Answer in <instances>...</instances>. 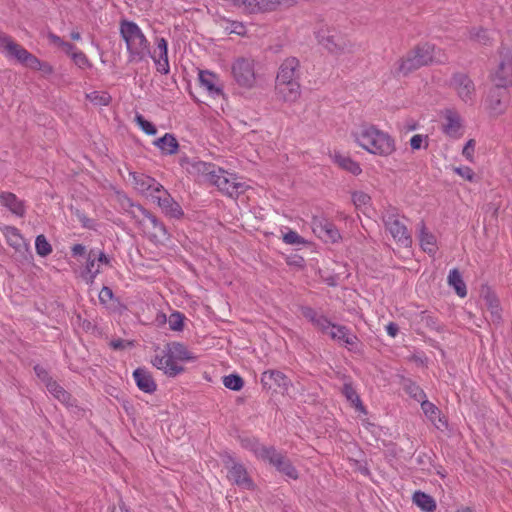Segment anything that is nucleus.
<instances>
[{"label":"nucleus","instance_id":"f257e3e1","mask_svg":"<svg viewBox=\"0 0 512 512\" xmlns=\"http://www.w3.org/2000/svg\"><path fill=\"white\" fill-rule=\"evenodd\" d=\"M354 141L367 152L378 156H389L396 150L394 138L375 125L363 123L352 131Z\"/></svg>","mask_w":512,"mask_h":512},{"label":"nucleus","instance_id":"f03ea898","mask_svg":"<svg viewBox=\"0 0 512 512\" xmlns=\"http://www.w3.org/2000/svg\"><path fill=\"white\" fill-rule=\"evenodd\" d=\"M155 356L152 358V365L158 370L163 371L168 377H175L184 371V367L177 361H191L195 357L180 342H169L162 350L157 348Z\"/></svg>","mask_w":512,"mask_h":512},{"label":"nucleus","instance_id":"7ed1b4c3","mask_svg":"<svg viewBox=\"0 0 512 512\" xmlns=\"http://www.w3.org/2000/svg\"><path fill=\"white\" fill-rule=\"evenodd\" d=\"M300 62L295 57L285 59L276 77L277 95L286 102H294L300 96Z\"/></svg>","mask_w":512,"mask_h":512},{"label":"nucleus","instance_id":"20e7f679","mask_svg":"<svg viewBox=\"0 0 512 512\" xmlns=\"http://www.w3.org/2000/svg\"><path fill=\"white\" fill-rule=\"evenodd\" d=\"M119 33L126 44L130 62H141L150 55V42L134 21L121 20L119 23Z\"/></svg>","mask_w":512,"mask_h":512},{"label":"nucleus","instance_id":"39448f33","mask_svg":"<svg viewBox=\"0 0 512 512\" xmlns=\"http://www.w3.org/2000/svg\"><path fill=\"white\" fill-rule=\"evenodd\" d=\"M433 62H443L442 60H436L435 46L427 42L420 43L399 61L398 71L403 75H407Z\"/></svg>","mask_w":512,"mask_h":512},{"label":"nucleus","instance_id":"423d86ee","mask_svg":"<svg viewBox=\"0 0 512 512\" xmlns=\"http://www.w3.org/2000/svg\"><path fill=\"white\" fill-rule=\"evenodd\" d=\"M138 212L140 216L135 221L151 241L164 242L170 238L165 224L156 215L144 207H138Z\"/></svg>","mask_w":512,"mask_h":512},{"label":"nucleus","instance_id":"0eeeda50","mask_svg":"<svg viewBox=\"0 0 512 512\" xmlns=\"http://www.w3.org/2000/svg\"><path fill=\"white\" fill-rule=\"evenodd\" d=\"M383 222L386 229L390 232L394 240L404 247H408L412 243L411 236L405 226L399 219L398 212L395 208H388L383 212Z\"/></svg>","mask_w":512,"mask_h":512},{"label":"nucleus","instance_id":"6e6552de","mask_svg":"<svg viewBox=\"0 0 512 512\" xmlns=\"http://www.w3.org/2000/svg\"><path fill=\"white\" fill-rule=\"evenodd\" d=\"M211 184L215 185L219 191L230 197H237L246 189L245 183L239 181L237 175L229 173L220 167L218 168Z\"/></svg>","mask_w":512,"mask_h":512},{"label":"nucleus","instance_id":"1a4fd4ad","mask_svg":"<svg viewBox=\"0 0 512 512\" xmlns=\"http://www.w3.org/2000/svg\"><path fill=\"white\" fill-rule=\"evenodd\" d=\"M318 42L329 52L339 54L351 50L350 41L334 29H322L317 33Z\"/></svg>","mask_w":512,"mask_h":512},{"label":"nucleus","instance_id":"9d476101","mask_svg":"<svg viewBox=\"0 0 512 512\" xmlns=\"http://www.w3.org/2000/svg\"><path fill=\"white\" fill-rule=\"evenodd\" d=\"M500 62L492 74L494 85L508 88L512 85V49L503 48L500 52Z\"/></svg>","mask_w":512,"mask_h":512},{"label":"nucleus","instance_id":"9b49d317","mask_svg":"<svg viewBox=\"0 0 512 512\" xmlns=\"http://www.w3.org/2000/svg\"><path fill=\"white\" fill-rule=\"evenodd\" d=\"M0 47L4 50L8 58L17 60L25 67H29V63H36L35 56L27 51L24 47L16 43L9 35L0 32Z\"/></svg>","mask_w":512,"mask_h":512},{"label":"nucleus","instance_id":"f8f14e48","mask_svg":"<svg viewBox=\"0 0 512 512\" xmlns=\"http://www.w3.org/2000/svg\"><path fill=\"white\" fill-rule=\"evenodd\" d=\"M232 75L238 85L250 88L255 83L253 61L247 58H238L232 65Z\"/></svg>","mask_w":512,"mask_h":512},{"label":"nucleus","instance_id":"ddd939ff","mask_svg":"<svg viewBox=\"0 0 512 512\" xmlns=\"http://www.w3.org/2000/svg\"><path fill=\"white\" fill-rule=\"evenodd\" d=\"M225 464L228 469L227 478L229 481L242 489L252 490L254 488L252 479L241 463L236 462L232 457H228Z\"/></svg>","mask_w":512,"mask_h":512},{"label":"nucleus","instance_id":"4468645a","mask_svg":"<svg viewBox=\"0 0 512 512\" xmlns=\"http://www.w3.org/2000/svg\"><path fill=\"white\" fill-rule=\"evenodd\" d=\"M311 227L314 234L326 243H336L341 238L336 226L322 216H314Z\"/></svg>","mask_w":512,"mask_h":512},{"label":"nucleus","instance_id":"2eb2a0df","mask_svg":"<svg viewBox=\"0 0 512 512\" xmlns=\"http://www.w3.org/2000/svg\"><path fill=\"white\" fill-rule=\"evenodd\" d=\"M152 201L156 203L169 218L180 219L184 215L181 206L164 187H161L158 193L152 194Z\"/></svg>","mask_w":512,"mask_h":512},{"label":"nucleus","instance_id":"dca6fc26","mask_svg":"<svg viewBox=\"0 0 512 512\" xmlns=\"http://www.w3.org/2000/svg\"><path fill=\"white\" fill-rule=\"evenodd\" d=\"M264 461H268L279 472L286 476L297 479L298 474L290 460L281 452H278L274 447H269V453L265 456Z\"/></svg>","mask_w":512,"mask_h":512},{"label":"nucleus","instance_id":"f3484780","mask_svg":"<svg viewBox=\"0 0 512 512\" xmlns=\"http://www.w3.org/2000/svg\"><path fill=\"white\" fill-rule=\"evenodd\" d=\"M261 383L264 388L273 389L275 391H287L291 386L289 378L279 370H266L261 375Z\"/></svg>","mask_w":512,"mask_h":512},{"label":"nucleus","instance_id":"a211bd4d","mask_svg":"<svg viewBox=\"0 0 512 512\" xmlns=\"http://www.w3.org/2000/svg\"><path fill=\"white\" fill-rule=\"evenodd\" d=\"M507 100V88L494 85L488 92L486 102L490 111L495 115H499L505 111Z\"/></svg>","mask_w":512,"mask_h":512},{"label":"nucleus","instance_id":"6ab92c4d","mask_svg":"<svg viewBox=\"0 0 512 512\" xmlns=\"http://www.w3.org/2000/svg\"><path fill=\"white\" fill-rule=\"evenodd\" d=\"M219 167L213 163H207L200 160H192L187 163V171L189 174L198 177L202 181L211 184Z\"/></svg>","mask_w":512,"mask_h":512},{"label":"nucleus","instance_id":"aec40b11","mask_svg":"<svg viewBox=\"0 0 512 512\" xmlns=\"http://www.w3.org/2000/svg\"><path fill=\"white\" fill-rule=\"evenodd\" d=\"M156 49L158 51V55H152L150 53L149 56L152 57L154 63L156 65V69L161 74H168L170 71L169 60H168V42L163 37H157L155 39Z\"/></svg>","mask_w":512,"mask_h":512},{"label":"nucleus","instance_id":"412c9836","mask_svg":"<svg viewBox=\"0 0 512 512\" xmlns=\"http://www.w3.org/2000/svg\"><path fill=\"white\" fill-rule=\"evenodd\" d=\"M452 85L463 101L467 102L472 99L475 90L474 83L466 74H455L452 78Z\"/></svg>","mask_w":512,"mask_h":512},{"label":"nucleus","instance_id":"4be33fe9","mask_svg":"<svg viewBox=\"0 0 512 512\" xmlns=\"http://www.w3.org/2000/svg\"><path fill=\"white\" fill-rule=\"evenodd\" d=\"M132 177L135 184V188L142 194H146L151 199L152 194L158 193L161 187H163L154 178L144 174L133 173Z\"/></svg>","mask_w":512,"mask_h":512},{"label":"nucleus","instance_id":"5701e85b","mask_svg":"<svg viewBox=\"0 0 512 512\" xmlns=\"http://www.w3.org/2000/svg\"><path fill=\"white\" fill-rule=\"evenodd\" d=\"M484 306L490 313V321L499 324L502 321L500 302L496 295L488 288L481 292Z\"/></svg>","mask_w":512,"mask_h":512},{"label":"nucleus","instance_id":"b1692460","mask_svg":"<svg viewBox=\"0 0 512 512\" xmlns=\"http://www.w3.org/2000/svg\"><path fill=\"white\" fill-rule=\"evenodd\" d=\"M133 377L137 387L145 393H153L157 389V385L151 373L145 368H137L133 372Z\"/></svg>","mask_w":512,"mask_h":512},{"label":"nucleus","instance_id":"393cba45","mask_svg":"<svg viewBox=\"0 0 512 512\" xmlns=\"http://www.w3.org/2000/svg\"><path fill=\"white\" fill-rule=\"evenodd\" d=\"M0 203L19 217H23L26 213L24 201L19 199L14 193L1 192Z\"/></svg>","mask_w":512,"mask_h":512},{"label":"nucleus","instance_id":"a878e982","mask_svg":"<svg viewBox=\"0 0 512 512\" xmlns=\"http://www.w3.org/2000/svg\"><path fill=\"white\" fill-rule=\"evenodd\" d=\"M333 340L342 342L345 346H354L358 339L356 335L350 333L346 326L332 323L328 333Z\"/></svg>","mask_w":512,"mask_h":512},{"label":"nucleus","instance_id":"bb28decb","mask_svg":"<svg viewBox=\"0 0 512 512\" xmlns=\"http://www.w3.org/2000/svg\"><path fill=\"white\" fill-rule=\"evenodd\" d=\"M461 119L457 112L447 110L445 112V123L443 124V131L446 135L452 138L461 136Z\"/></svg>","mask_w":512,"mask_h":512},{"label":"nucleus","instance_id":"cd10ccee","mask_svg":"<svg viewBox=\"0 0 512 512\" xmlns=\"http://www.w3.org/2000/svg\"><path fill=\"white\" fill-rule=\"evenodd\" d=\"M419 230V238H420V245L423 251L430 255H434L437 250L436 246V238L435 236L428 232L426 229V226L423 221H421L418 225Z\"/></svg>","mask_w":512,"mask_h":512},{"label":"nucleus","instance_id":"c85d7f7f","mask_svg":"<svg viewBox=\"0 0 512 512\" xmlns=\"http://www.w3.org/2000/svg\"><path fill=\"white\" fill-rule=\"evenodd\" d=\"M332 158L334 163H336L340 168L350 172L353 175H359L362 172L359 163L347 155H344L340 152H335Z\"/></svg>","mask_w":512,"mask_h":512},{"label":"nucleus","instance_id":"c756f323","mask_svg":"<svg viewBox=\"0 0 512 512\" xmlns=\"http://www.w3.org/2000/svg\"><path fill=\"white\" fill-rule=\"evenodd\" d=\"M154 145L159 148L162 153L172 155L177 153L179 144L175 136L171 133H166L163 137L154 141Z\"/></svg>","mask_w":512,"mask_h":512},{"label":"nucleus","instance_id":"7c9ffc66","mask_svg":"<svg viewBox=\"0 0 512 512\" xmlns=\"http://www.w3.org/2000/svg\"><path fill=\"white\" fill-rule=\"evenodd\" d=\"M240 444L243 448L252 451L256 457L264 460L265 456L269 453V447L261 445L253 437H239Z\"/></svg>","mask_w":512,"mask_h":512},{"label":"nucleus","instance_id":"2f4dec72","mask_svg":"<svg viewBox=\"0 0 512 512\" xmlns=\"http://www.w3.org/2000/svg\"><path fill=\"white\" fill-rule=\"evenodd\" d=\"M199 81L202 87L213 96H220L223 94L222 89L216 85L217 77L214 73L209 71L199 72Z\"/></svg>","mask_w":512,"mask_h":512},{"label":"nucleus","instance_id":"473e14b6","mask_svg":"<svg viewBox=\"0 0 512 512\" xmlns=\"http://www.w3.org/2000/svg\"><path fill=\"white\" fill-rule=\"evenodd\" d=\"M97 251L90 250L87 256L85 270L83 272V277L87 282L93 283L96 276L100 273L99 265L96 266L97 262Z\"/></svg>","mask_w":512,"mask_h":512},{"label":"nucleus","instance_id":"72a5a7b5","mask_svg":"<svg viewBox=\"0 0 512 512\" xmlns=\"http://www.w3.org/2000/svg\"><path fill=\"white\" fill-rule=\"evenodd\" d=\"M412 499L413 503L424 512H433L436 510V502L433 497L422 491H416Z\"/></svg>","mask_w":512,"mask_h":512},{"label":"nucleus","instance_id":"f704fd0d","mask_svg":"<svg viewBox=\"0 0 512 512\" xmlns=\"http://www.w3.org/2000/svg\"><path fill=\"white\" fill-rule=\"evenodd\" d=\"M448 284L454 288L455 292L460 297L467 295L466 284L462 279L460 272L457 269H452L448 275Z\"/></svg>","mask_w":512,"mask_h":512},{"label":"nucleus","instance_id":"c9c22d12","mask_svg":"<svg viewBox=\"0 0 512 512\" xmlns=\"http://www.w3.org/2000/svg\"><path fill=\"white\" fill-rule=\"evenodd\" d=\"M4 235L7 243L14 249L20 250L24 245V239L17 228L12 226L5 227Z\"/></svg>","mask_w":512,"mask_h":512},{"label":"nucleus","instance_id":"e433bc0d","mask_svg":"<svg viewBox=\"0 0 512 512\" xmlns=\"http://www.w3.org/2000/svg\"><path fill=\"white\" fill-rule=\"evenodd\" d=\"M46 388L60 402L64 404H69L71 395L56 381H54L53 379L49 380L48 383L46 384Z\"/></svg>","mask_w":512,"mask_h":512},{"label":"nucleus","instance_id":"4c0bfd02","mask_svg":"<svg viewBox=\"0 0 512 512\" xmlns=\"http://www.w3.org/2000/svg\"><path fill=\"white\" fill-rule=\"evenodd\" d=\"M118 199L122 209L128 213L134 220L138 219L140 212L138 207H142L140 204H135L129 197L124 194H118Z\"/></svg>","mask_w":512,"mask_h":512},{"label":"nucleus","instance_id":"58836bf2","mask_svg":"<svg viewBox=\"0 0 512 512\" xmlns=\"http://www.w3.org/2000/svg\"><path fill=\"white\" fill-rule=\"evenodd\" d=\"M342 393L347 398V400L356 407V409L364 412V406L362 405V402L352 384L345 383L342 388Z\"/></svg>","mask_w":512,"mask_h":512},{"label":"nucleus","instance_id":"ea45409f","mask_svg":"<svg viewBox=\"0 0 512 512\" xmlns=\"http://www.w3.org/2000/svg\"><path fill=\"white\" fill-rule=\"evenodd\" d=\"M35 249L39 256L46 257L52 252V246L44 235H38L35 240Z\"/></svg>","mask_w":512,"mask_h":512},{"label":"nucleus","instance_id":"a19ab883","mask_svg":"<svg viewBox=\"0 0 512 512\" xmlns=\"http://www.w3.org/2000/svg\"><path fill=\"white\" fill-rule=\"evenodd\" d=\"M223 384L230 390L239 391L242 389L244 381L238 374H230L223 377Z\"/></svg>","mask_w":512,"mask_h":512},{"label":"nucleus","instance_id":"79ce46f5","mask_svg":"<svg viewBox=\"0 0 512 512\" xmlns=\"http://www.w3.org/2000/svg\"><path fill=\"white\" fill-rule=\"evenodd\" d=\"M87 98L95 105L107 106L111 102V96L107 92L93 91Z\"/></svg>","mask_w":512,"mask_h":512},{"label":"nucleus","instance_id":"37998d69","mask_svg":"<svg viewBox=\"0 0 512 512\" xmlns=\"http://www.w3.org/2000/svg\"><path fill=\"white\" fill-rule=\"evenodd\" d=\"M234 6H244L248 14L260 13V0H235Z\"/></svg>","mask_w":512,"mask_h":512},{"label":"nucleus","instance_id":"c03bdc74","mask_svg":"<svg viewBox=\"0 0 512 512\" xmlns=\"http://www.w3.org/2000/svg\"><path fill=\"white\" fill-rule=\"evenodd\" d=\"M135 122L147 135H155L157 133L155 125L146 120L143 115L139 113L135 115Z\"/></svg>","mask_w":512,"mask_h":512},{"label":"nucleus","instance_id":"a18cd8bd","mask_svg":"<svg viewBox=\"0 0 512 512\" xmlns=\"http://www.w3.org/2000/svg\"><path fill=\"white\" fill-rule=\"evenodd\" d=\"M184 316L180 312H173L168 318V324L171 330L181 331L183 329Z\"/></svg>","mask_w":512,"mask_h":512},{"label":"nucleus","instance_id":"49530a36","mask_svg":"<svg viewBox=\"0 0 512 512\" xmlns=\"http://www.w3.org/2000/svg\"><path fill=\"white\" fill-rule=\"evenodd\" d=\"M410 147L412 150H420L428 148V136L422 134H416L410 139Z\"/></svg>","mask_w":512,"mask_h":512},{"label":"nucleus","instance_id":"de8ad7c7","mask_svg":"<svg viewBox=\"0 0 512 512\" xmlns=\"http://www.w3.org/2000/svg\"><path fill=\"white\" fill-rule=\"evenodd\" d=\"M407 393L417 401H422L426 398L424 391L415 383H410L406 386Z\"/></svg>","mask_w":512,"mask_h":512},{"label":"nucleus","instance_id":"09e8293b","mask_svg":"<svg viewBox=\"0 0 512 512\" xmlns=\"http://www.w3.org/2000/svg\"><path fill=\"white\" fill-rule=\"evenodd\" d=\"M420 403L421 409L423 410L424 414L430 419H434V417H436V415L439 413L438 408L425 398L422 401H420Z\"/></svg>","mask_w":512,"mask_h":512},{"label":"nucleus","instance_id":"8fccbe9b","mask_svg":"<svg viewBox=\"0 0 512 512\" xmlns=\"http://www.w3.org/2000/svg\"><path fill=\"white\" fill-rule=\"evenodd\" d=\"M74 61V63L81 69H85V68H90L91 67V63L90 61L88 60L87 56L81 52V51H77L76 53H72V57H71Z\"/></svg>","mask_w":512,"mask_h":512},{"label":"nucleus","instance_id":"3c124183","mask_svg":"<svg viewBox=\"0 0 512 512\" xmlns=\"http://www.w3.org/2000/svg\"><path fill=\"white\" fill-rule=\"evenodd\" d=\"M471 38L483 45H487L490 40L488 31L482 28L473 29L471 31Z\"/></svg>","mask_w":512,"mask_h":512},{"label":"nucleus","instance_id":"603ef678","mask_svg":"<svg viewBox=\"0 0 512 512\" xmlns=\"http://www.w3.org/2000/svg\"><path fill=\"white\" fill-rule=\"evenodd\" d=\"M35 62L36 63L30 62L28 68L41 71L45 75H49L52 73L53 69L47 62L40 61L36 56H35Z\"/></svg>","mask_w":512,"mask_h":512},{"label":"nucleus","instance_id":"864d4df0","mask_svg":"<svg viewBox=\"0 0 512 512\" xmlns=\"http://www.w3.org/2000/svg\"><path fill=\"white\" fill-rule=\"evenodd\" d=\"M370 196L364 192L357 191L352 194V201L356 207L365 206L370 202Z\"/></svg>","mask_w":512,"mask_h":512},{"label":"nucleus","instance_id":"5fc2aeb1","mask_svg":"<svg viewBox=\"0 0 512 512\" xmlns=\"http://www.w3.org/2000/svg\"><path fill=\"white\" fill-rule=\"evenodd\" d=\"M283 241L289 245H299V244L304 243V240L302 239V237L299 236V234L297 232L292 231V230H290L284 234Z\"/></svg>","mask_w":512,"mask_h":512},{"label":"nucleus","instance_id":"6e6d98bb","mask_svg":"<svg viewBox=\"0 0 512 512\" xmlns=\"http://www.w3.org/2000/svg\"><path fill=\"white\" fill-rule=\"evenodd\" d=\"M300 311H301V314L303 315V317H305L312 324H314L316 322V320L319 318V316L321 315L315 309H313L312 307H309V306H302L300 308Z\"/></svg>","mask_w":512,"mask_h":512},{"label":"nucleus","instance_id":"4d7b16f0","mask_svg":"<svg viewBox=\"0 0 512 512\" xmlns=\"http://www.w3.org/2000/svg\"><path fill=\"white\" fill-rule=\"evenodd\" d=\"M313 326L320 330L322 333L327 334L330 327L332 326V323L326 316L321 314L319 318L316 320V322L313 324Z\"/></svg>","mask_w":512,"mask_h":512},{"label":"nucleus","instance_id":"13d9d810","mask_svg":"<svg viewBox=\"0 0 512 512\" xmlns=\"http://www.w3.org/2000/svg\"><path fill=\"white\" fill-rule=\"evenodd\" d=\"M281 3L282 0H260V13L273 11Z\"/></svg>","mask_w":512,"mask_h":512},{"label":"nucleus","instance_id":"bf43d9fd","mask_svg":"<svg viewBox=\"0 0 512 512\" xmlns=\"http://www.w3.org/2000/svg\"><path fill=\"white\" fill-rule=\"evenodd\" d=\"M421 321L425 326L429 327L432 330H440V325L437 319L430 314L423 313Z\"/></svg>","mask_w":512,"mask_h":512},{"label":"nucleus","instance_id":"052dcab7","mask_svg":"<svg viewBox=\"0 0 512 512\" xmlns=\"http://www.w3.org/2000/svg\"><path fill=\"white\" fill-rule=\"evenodd\" d=\"M455 173H457L462 178L472 182L475 177V173L473 170L468 166H462V167H456L454 168Z\"/></svg>","mask_w":512,"mask_h":512},{"label":"nucleus","instance_id":"680f3d73","mask_svg":"<svg viewBox=\"0 0 512 512\" xmlns=\"http://www.w3.org/2000/svg\"><path fill=\"white\" fill-rule=\"evenodd\" d=\"M230 24V27H226V30L229 33H235L237 35H244L246 33V28L242 22L239 21H227Z\"/></svg>","mask_w":512,"mask_h":512},{"label":"nucleus","instance_id":"e2e57ef3","mask_svg":"<svg viewBox=\"0 0 512 512\" xmlns=\"http://www.w3.org/2000/svg\"><path fill=\"white\" fill-rule=\"evenodd\" d=\"M114 297L111 288L104 286L99 293V301L101 304L107 305Z\"/></svg>","mask_w":512,"mask_h":512},{"label":"nucleus","instance_id":"0e129e2a","mask_svg":"<svg viewBox=\"0 0 512 512\" xmlns=\"http://www.w3.org/2000/svg\"><path fill=\"white\" fill-rule=\"evenodd\" d=\"M474 148H475V140L473 139H470L466 145L464 146L463 150H462V154L463 156L468 159V160H472L473 158V153H474Z\"/></svg>","mask_w":512,"mask_h":512},{"label":"nucleus","instance_id":"69168bd1","mask_svg":"<svg viewBox=\"0 0 512 512\" xmlns=\"http://www.w3.org/2000/svg\"><path fill=\"white\" fill-rule=\"evenodd\" d=\"M34 371H35L37 377L41 381H43L45 384H47L49 380H52V378L49 376L47 370L44 367H42L40 365H36L34 367Z\"/></svg>","mask_w":512,"mask_h":512},{"label":"nucleus","instance_id":"338daca9","mask_svg":"<svg viewBox=\"0 0 512 512\" xmlns=\"http://www.w3.org/2000/svg\"><path fill=\"white\" fill-rule=\"evenodd\" d=\"M418 122L413 120V119H408L406 120L404 123H403V126H402V131L403 132H411V131H414V130H417L418 129Z\"/></svg>","mask_w":512,"mask_h":512},{"label":"nucleus","instance_id":"774afa93","mask_svg":"<svg viewBox=\"0 0 512 512\" xmlns=\"http://www.w3.org/2000/svg\"><path fill=\"white\" fill-rule=\"evenodd\" d=\"M72 255L75 256H82L86 252V248L82 244H75L71 249Z\"/></svg>","mask_w":512,"mask_h":512}]
</instances>
